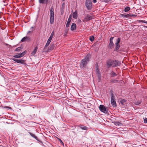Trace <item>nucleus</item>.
Returning <instances> with one entry per match:
<instances>
[{
  "mask_svg": "<svg viewBox=\"0 0 147 147\" xmlns=\"http://www.w3.org/2000/svg\"><path fill=\"white\" fill-rule=\"evenodd\" d=\"M129 15L128 14L126 15V14H121L120 15V17H122L123 18H127V16Z\"/></svg>",
  "mask_w": 147,
  "mask_h": 147,
  "instance_id": "obj_25",
  "label": "nucleus"
},
{
  "mask_svg": "<svg viewBox=\"0 0 147 147\" xmlns=\"http://www.w3.org/2000/svg\"><path fill=\"white\" fill-rule=\"evenodd\" d=\"M76 24L74 23H72L71 26V30L72 31H74L76 29Z\"/></svg>",
  "mask_w": 147,
  "mask_h": 147,
  "instance_id": "obj_13",
  "label": "nucleus"
},
{
  "mask_svg": "<svg viewBox=\"0 0 147 147\" xmlns=\"http://www.w3.org/2000/svg\"><path fill=\"white\" fill-rule=\"evenodd\" d=\"M144 122L147 123V118H146L144 119Z\"/></svg>",
  "mask_w": 147,
  "mask_h": 147,
  "instance_id": "obj_36",
  "label": "nucleus"
},
{
  "mask_svg": "<svg viewBox=\"0 0 147 147\" xmlns=\"http://www.w3.org/2000/svg\"><path fill=\"white\" fill-rule=\"evenodd\" d=\"M38 47H36L33 51L31 53L32 55H34L36 53V51L37 50Z\"/></svg>",
  "mask_w": 147,
  "mask_h": 147,
  "instance_id": "obj_17",
  "label": "nucleus"
},
{
  "mask_svg": "<svg viewBox=\"0 0 147 147\" xmlns=\"http://www.w3.org/2000/svg\"><path fill=\"white\" fill-rule=\"evenodd\" d=\"M96 1H97L96 0H93V2L94 3H96Z\"/></svg>",
  "mask_w": 147,
  "mask_h": 147,
  "instance_id": "obj_40",
  "label": "nucleus"
},
{
  "mask_svg": "<svg viewBox=\"0 0 147 147\" xmlns=\"http://www.w3.org/2000/svg\"><path fill=\"white\" fill-rule=\"evenodd\" d=\"M114 37H111L110 39V42H112L113 41V39Z\"/></svg>",
  "mask_w": 147,
  "mask_h": 147,
  "instance_id": "obj_37",
  "label": "nucleus"
},
{
  "mask_svg": "<svg viewBox=\"0 0 147 147\" xmlns=\"http://www.w3.org/2000/svg\"><path fill=\"white\" fill-rule=\"evenodd\" d=\"M103 2L105 3H110L111 2V0H103Z\"/></svg>",
  "mask_w": 147,
  "mask_h": 147,
  "instance_id": "obj_28",
  "label": "nucleus"
},
{
  "mask_svg": "<svg viewBox=\"0 0 147 147\" xmlns=\"http://www.w3.org/2000/svg\"><path fill=\"white\" fill-rule=\"evenodd\" d=\"M48 0H39V2L42 4H47L48 2Z\"/></svg>",
  "mask_w": 147,
  "mask_h": 147,
  "instance_id": "obj_16",
  "label": "nucleus"
},
{
  "mask_svg": "<svg viewBox=\"0 0 147 147\" xmlns=\"http://www.w3.org/2000/svg\"><path fill=\"white\" fill-rule=\"evenodd\" d=\"M65 8V3H62V5H61V9L62 10H63Z\"/></svg>",
  "mask_w": 147,
  "mask_h": 147,
  "instance_id": "obj_31",
  "label": "nucleus"
},
{
  "mask_svg": "<svg viewBox=\"0 0 147 147\" xmlns=\"http://www.w3.org/2000/svg\"><path fill=\"white\" fill-rule=\"evenodd\" d=\"M11 59L18 63L24 64L25 63V61L23 59H17L15 58H12Z\"/></svg>",
  "mask_w": 147,
  "mask_h": 147,
  "instance_id": "obj_8",
  "label": "nucleus"
},
{
  "mask_svg": "<svg viewBox=\"0 0 147 147\" xmlns=\"http://www.w3.org/2000/svg\"><path fill=\"white\" fill-rule=\"evenodd\" d=\"M130 8L129 7H127L125 8L124 9V11L125 12H127L129 11L130 9Z\"/></svg>",
  "mask_w": 147,
  "mask_h": 147,
  "instance_id": "obj_23",
  "label": "nucleus"
},
{
  "mask_svg": "<svg viewBox=\"0 0 147 147\" xmlns=\"http://www.w3.org/2000/svg\"><path fill=\"white\" fill-rule=\"evenodd\" d=\"M93 18L91 16H90L88 14L85 17L83 22H88L90 20H92Z\"/></svg>",
  "mask_w": 147,
  "mask_h": 147,
  "instance_id": "obj_10",
  "label": "nucleus"
},
{
  "mask_svg": "<svg viewBox=\"0 0 147 147\" xmlns=\"http://www.w3.org/2000/svg\"><path fill=\"white\" fill-rule=\"evenodd\" d=\"M114 124L116 126H121L122 125V123L121 122L119 121L115 122Z\"/></svg>",
  "mask_w": 147,
  "mask_h": 147,
  "instance_id": "obj_19",
  "label": "nucleus"
},
{
  "mask_svg": "<svg viewBox=\"0 0 147 147\" xmlns=\"http://www.w3.org/2000/svg\"><path fill=\"white\" fill-rule=\"evenodd\" d=\"M26 52V51H25L22 53H20L18 54L13 56V57L16 58H21L24 56L25 55Z\"/></svg>",
  "mask_w": 147,
  "mask_h": 147,
  "instance_id": "obj_9",
  "label": "nucleus"
},
{
  "mask_svg": "<svg viewBox=\"0 0 147 147\" xmlns=\"http://www.w3.org/2000/svg\"><path fill=\"white\" fill-rule=\"evenodd\" d=\"M82 130H86L88 129V128L87 127L82 125H80L78 126Z\"/></svg>",
  "mask_w": 147,
  "mask_h": 147,
  "instance_id": "obj_14",
  "label": "nucleus"
},
{
  "mask_svg": "<svg viewBox=\"0 0 147 147\" xmlns=\"http://www.w3.org/2000/svg\"><path fill=\"white\" fill-rule=\"evenodd\" d=\"M146 27L147 28V26Z\"/></svg>",
  "mask_w": 147,
  "mask_h": 147,
  "instance_id": "obj_42",
  "label": "nucleus"
},
{
  "mask_svg": "<svg viewBox=\"0 0 147 147\" xmlns=\"http://www.w3.org/2000/svg\"><path fill=\"white\" fill-rule=\"evenodd\" d=\"M141 22H144V23L147 24V22L145 20H142V21Z\"/></svg>",
  "mask_w": 147,
  "mask_h": 147,
  "instance_id": "obj_38",
  "label": "nucleus"
},
{
  "mask_svg": "<svg viewBox=\"0 0 147 147\" xmlns=\"http://www.w3.org/2000/svg\"><path fill=\"white\" fill-rule=\"evenodd\" d=\"M54 47V45H50V49L53 50Z\"/></svg>",
  "mask_w": 147,
  "mask_h": 147,
  "instance_id": "obj_34",
  "label": "nucleus"
},
{
  "mask_svg": "<svg viewBox=\"0 0 147 147\" xmlns=\"http://www.w3.org/2000/svg\"><path fill=\"white\" fill-rule=\"evenodd\" d=\"M126 100L124 99H122L120 101V103L122 105H124L126 103Z\"/></svg>",
  "mask_w": 147,
  "mask_h": 147,
  "instance_id": "obj_22",
  "label": "nucleus"
},
{
  "mask_svg": "<svg viewBox=\"0 0 147 147\" xmlns=\"http://www.w3.org/2000/svg\"><path fill=\"white\" fill-rule=\"evenodd\" d=\"M54 35V31H53L51 33V35L50 36V38H52Z\"/></svg>",
  "mask_w": 147,
  "mask_h": 147,
  "instance_id": "obj_30",
  "label": "nucleus"
},
{
  "mask_svg": "<svg viewBox=\"0 0 147 147\" xmlns=\"http://www.w3.org/2000/svg\"><path fill=\"white\" fill-rule=\"evenodd\" d=\"M85 5L88 10H90L92 8V3L90 0H86Z\"/></svg>",
  "mask_w": 147,
  "mask_h": 147,
  "instance_id": "obj_5",
  "label": "nucleus"
},
{
  "mask_svg": "<svg viewBox=\"0 0 147 147\" xmlns=\"http://www.w3.org/2000/svg\"><path fill=\"white\" fill-rule=\"evenodd\" d=\"M107 64L108 67H109L111 66L115 67L119 66L121 63L117 60H109L107 61Z\"/></svg>",
  "mask_w": 147,
  "mask_h": 147,
  "instance_id": "obj_1",
  "label": "nucleus"
},
{
  "mask_svg": "<svg viewBox=\"0 0 147 147\" xmlns=\"http://www.w3.org/2000/svg\"><path fill=\"white\" fill-rule=\"evenodd\" d=\"M52 38H51L49 37V39L47 41V42L50 43L51 40H52Z\"/></svg>",
  "mask_w": 147,
  "mask_h": 147,
  "instance_id": "obj_35",
  "label": "nucleus"
},
{
  "mask_svg": "<svg viewBox=\"0 0 147 147\" xmlns=\"http://www.w3.org/2000/svg\"><path fill=\"white\" fill-rule=\"evenodd\" d=\"M50 21L51 24H53L54 22V9L53 7H51L50 10Z\"/></svg>",
  "mask_w": 147,
  "mask_h": 147,
  "instance_id": "obj_3",
  "label": "nucleus"
},
{
  "mask_svg": "<svg viewBox=\"0 0 147 147\" xmlns=\"http://www.w3.org/2000/svg\"><path fill=\"white\" fill-rule=\"evenodd\" d=\"M59 140L60 141V142L61 144H63V142L62 141V140L61 139H59Z\"/></svg>",
  "mask_w": 147,
  "mask_h": 147,
  "instance_id": "obj_39",
  "label": "nucleus"
},
{
  "mask_svg": "<svg viewBox=\"0 0 147 147\" xmlns=\"http://www.w3.org/2000/svg\"><path fill=\"white\" fill-rule=\"evenodd\" d=\"M111 102L112 106L113 107H116L117 106L116 101L115 100V97L113 93L111 94Z\"/></svg>",
  "mask_w": 147,
  "mask_h": 147,
  "instance_id": "obj_4",
  "label": "nucleus"
},
{
  "mask_svg": "<svg viewBox=\"0 0 147 147\" xmlns=\"http://www.w3.org/2000/svg\"><path fill=\"white\" fill-rule=\"evenodd\" d=\"M73 18H74L75 19H76L77 18L78 16V15L77 11V10L75 11V12L73 13Z\"/></svg>",
  "mask_w": 147,
  "mask_h": 147,
  "instance_id": "obj_15",
  "label": "nucleus"
},
{
  "mask_svg": "<svg viewBox=\"0 0 147 147\" xmlns=\"http://www.w3.org/2000/svg\"><path fill=\"white\" fill-rule=\"evenodd\" d=\"M94 36H91L89 38V40L91 42L93 41L94 40Z\"/></svg>",
  "mask_w": 147,
  "mask_h": 147,
  "instance_id": "obj_24",
  "label": "nucleus"
},
{
  "mask_svg": "<svg viewBox=\"0 0 147 147\" xmlns=\"http://www.w3.org/2000/svg\"><path fill=\"white\" fill-rule=\"evenodd\" d=\"M141 102L140 101H138L135 102V104L136 105H139L140 104Z\"/></svg>",
  "mask_w": 147,
  "mask_h": 147,
  "instance_id": "obj_29",
  "label": "nucleus"
},
{
  "mask_svg": "<svg viewBox=\"0 0 147 147\" xmlns=\"http://www.w3.org/2000/svg\"><path fill=\"white\" fill-rule=\"evenodd\" d=\"M30 30H31L30 31H29L28 33H27V34H29L31 32H32V31L34 30V28L33 27H32L30 29Z\"/></svg>",
  "mask_w": 147,
  "mask_h": 147,
  "instance_id": "obj_26",
  "label": "nucleus"
},
{
  "mask_svg": "<svg viewBox=\"0 0 147 147\" xmlns=\"http://www.w3.org/2000/svg\"><path fill=\"white\" fill-rule=\"evenodd\" d=\"M71 19L72 18L71 15H70L69 17L67 23L66 25V27L67 28H68L69 27V24L71 21Z\"/></svg>",
  "mask_w": 147,
  "mask_h": 147,
  "instance_id": "obj_12",
  "label": "nucleus"
},
{
  "mask_svg": "<svg viewBox=\"0 0 147 147\" xmlns=\"http://www.w3.org/2000/svg\"><path fill=\"white\" fill-rule=\"evenodd\" d=\"M120 41V39L119 38H118L116 40L115 43V50L116 51L118 50L119 48L120 45L119 44Z\"/></svg>",
  "mask_w": 147,
  "mask_h": 147,
  "instance_id": "obj_7",
  "label": "nucleus"
},
{
  "mask_svg": "<svg viewBox=\"0 0 147 147\" xmlns=\"http://www.w3.org/2000/svg\"><path fill=\"white\" fill-rule=\"evenodd\" d=\"M65 0H63V1H65Z\"/></svg>",
  "mask_w": 147,
  "mask_h": 147,
  "instance_id": "obj_41",
  "label": "nucleus"
},
{
  "mask_svg": "<svg viewBox=\"0 0 147 147\" xmlns=\"http://www.w3.org/2000/svg\"><path fill=\"white\" fill-rule=\"evenodd\" d=\"M30 40V38L29 37L25 36L21 40L22 42H29Z\"/></svg>",
  "mask_w": 147,
  "mask_h": 147,
  "instance_id": "obj_11",
  "label": "nucleus"
},
{
  "mask_svg": "<svg viewBox=\"0 0 147 147\" xmlns=\"http://www.w3.org/2000/svg\"><path fill=\"white\" fill-rule=\"evenodd\" d=\"M90 55L88 54L85 57V58L82 59L80 64V67L81 68L84 69L86 67L88 62L90 61Z\"/></svg>",
  "mask_w": 147,
  "mask_h": 147,
  "instance_id": "obj_2",
  "label": "nucleus"
},
{
  "mask_svg": "<svg viewBox=\"0 0 147 147\" xmlns=\"http://www.w3.org/2000/svg\"><path fill=\"white\" fill-rule=\"evenodd\" d=\"M99 109L103 113H107L108 112L107 108L103 105H100L99 107Z\"/></svg>",
  "mask_w": 147,
  "mask_h": 147,
  "instance_id": "obj_6",
  "label": "nucleus"
},
{
  "mask_svg": "<svg viewBox=\"0 0 147 147\" xmlns=\"http://www.w3.org/2000/svg\"><path fill=\"white\" fill-rule=\"evenodd\" d=\"M30 134V136L32 137H33V138H35V139H36V140H38V138L37 137H36L35 134L31 133V132H29V133Z\"/></svg>",
  "mask_w": 147,
  "mask_h": 147,
  "instance_id": "obj_18",
  "label": "nucleus"
},
{
  "mask_svg": "<svg viewBox=\"0 0 147 147\" xmlns=\"http://www.w3.org/2000/svg\"><path fill=\"white\" fill-rule=\"evenodd\" d=\"M96 71L97 74V75L98 76L99 79L100 80V73L99 72V70L98 69V67L96 69Z\"/></svg>",
  "mask_w": 147,
  "mask_h": 147,
  "instance_id": "obj_21",
  "label": "nucleus"
},
{
  "mask_svg": "<svg viewBox=\"0 0 147 147\" xmlns=\"http://www.w3.org/2000/svg\"><path fill=\"white\" fill-rule=\"evenodd\" d=\"M111 75H112V76L113 77L114 76H116L117 75L114 72L112 71L111 74Z\"/></svg>",
  "mask_w": 147,
  "mask_h": 147,
  "instance_id": "obj_32",
  "label": "nucleus"
},
{
  "mask_svg": "<svg viewBox=\"0 0 147 147\" xmlns=\"http://www.w3.org/2000/svg\"><path fill=\"white\" fill-rule=\"evenodd\" d=\"M114 44L113 42H110L109 45V47L110 49H112L113 47Z\"/></svg>",
  "mask_w": 147,
  "mask_h": 147,
  "instance_id": "obj_20",
  "label": "nucleus"
},
{
  "mask_svg": "<svg viewBox=\"0 0 147 147\" xmlns=\"http://www.w3.org/2000/svg\"><path fill=\"white\" fill-rule=\"evenodd\" d=\"M50 43L48 42H47L46 45H45V47L44 48L45 49L48 46H49V45Z\"/></svg>",
  "mask_w": 147,
  "mask_h": 147,
  "instance_id": "obj_33",
  "label": "nucleus"
},
{
  "mask_svg": "<svg viewBox=\"0 0 147 147\" xmlns=\"http://www.w3.org/2000/svg\"><path fill=\"white\" fill-rule=\"evenodd\" d=\"M21 49H22V47H18L17 48H16V49L15 51H16L19 52V51H20L21 50Z\"/></svg>",
  "mask_w": 147,
  "mask_h": 147,
  "instance_id": "obj_27",
  "label": "nucleus"
}]
</instances>
